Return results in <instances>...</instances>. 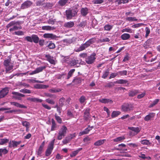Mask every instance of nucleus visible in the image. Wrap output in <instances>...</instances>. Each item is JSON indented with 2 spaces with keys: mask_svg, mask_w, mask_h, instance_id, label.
<instances>
[{
  "mask_svg": "<svg viewBox=\"0 0 160 160\" xmlns=\"http://www.w3.org/2000/svg\"><path fill=\"white\" fill-rule=\"evenodd\" d=\"M78 11L77 9H68L66 11V15L68 19H71L73 17L76 16Z\"/></svg>",
  "mask_w": 160,
  "mask_h": 160,
  "instance_id": "f257e3e1",
  "label": "nucleus"
},
{
  "mask_svg": "<svg viewBox=\"0 0 160 160\" xmlns=\"http://www.w3.org/2000/svg\"><path fill=\"white\" fill-rule=\"evenodd\" d=\"M133 105L131 103H125L122 105V110L125 112H129L132 111L134 108Z\"/></svg>",
  "mask_w": 160,
  "mask_h": 160,
  "instance_id": "f03ea898",
  "label": "nucleus"
},
{
  "mask_svg": "<svg viewBox=\"0 0 160 160\" xmlns=\"http://www.w3.org/2000/svg\"><path fill=\"white\" fill-rule=\"evenodd\" d=\"M67 130L68 129L66 127L63 126L59 131L57 137L58 139L61 140L65 136Z\"/></svg>",
  "mask_w": 160,
  "mask_h": 160,
  "instance_id": "7ed1b4c3",
  "label": "nucleus"
},
{
  "mask_svg": "<svg viewBox=\"0 0 160 160\" xmlns=\"http://www.w3.org/2000/svg\"><path fill=\"white\" fill-rule=\"evenodd\" d=\"M55 139L52 140L49 144L48 148L46 151L45 155L46 156H49L52 153V151L54 148V144L55 142Z\"/></svg>",
  "mask_w": 160,
  "mask_h": 160,
  "instance_id": "20e7f679",
  "label": "nucleus"
},
{
  "mask_svg": "<svg viewBox=\"0 0 160 160\" xmlns=\"http://www.w3.org/2000/svg\"><path fill=\"white\" fill-rule=\"evenodd\" d=\"M96 54L95 52H93L90 56L86 58L85 61L88 64H91L93 63L96 59Z\"/></svg>",
  "mask_w": 160,
  "mask_h": 160,
  "instance_id": "39448f33",
  "label": "nucleus"
},
{
  "mask_svg": "<svg viewBox=\"0 0 160 160\" xmlns=\"http://www.w3.org/2000/svg\"><path fill=\"white\" fill-rule=\"evenodd\" d=\"M92 44L88 40L85 43L82 44L79 48L75 50L76 52H79L84 50L89 46Z\"/></svg>",
  "mask_w": 160,
  "mask_h": 160,
  "instance_id": "423d86ee",
  "label": "nucleus"
},
{
  "mask_svg": "<svg viewBox=\"0 0 160 160\" xmlns=\"http://www.w3.org/2000/svg\"><path fill=\"white\" fill-rule=\"evenodd\" d=\"M92 44L88 40L85 43L82 44L79 48L75 50L76 52H79L84 50L89 46Z\"/></svg>",
  "mask_w": 160,
  "mask_h": 160,
  "instance_id": "0eeeda50",
  "label": "nucleus"
},
{
  "mask_svg": "<svg viewBox=\"0 0 160 160\" xmlns=\"http://www.w3.org/2000/svg\"><path fill=\"white\" fill-rule=\"evenodd\" d=\"M3 65L5 68L6 73H10V59L5 60L3 62Z\"/></svg>",
  "mask_w": 160,
  "mask_h": 160,
  "instance_id": "6e6552de",
  "label": "nucleus"
},
{
  "mask_svg": "<svg viewBox=\"0 0 160 160\" xmlns=\"http://www.w3.org/2000/svg\"><path fill=\"white\" fill-rule=\"evenodd\" d=\"M9 88L6 87L0 91V98H4L8 93Z\"/></svg>",
  "mask_w": 160,
  "mask_h": 160,
  "instance_id": "1a4fd4ad",
  "label": "nucleus"
},
{
  "mask_svg": "<svg viewBox=\"0 0 160 160\" xmlns=\"http://www.w3.org/2000/svg\"><path fill=\"white\" fill-rule=\"evenodd\" d=\"M32 4V2L30 1L27 0L23 3L21 6V9H25L30 7Z\"/></svg>",
  "mask_w": 160,
  "mask_h": 160,
  "instance_id": "9d476101",
  "label": "nucleus"
},
{
  "mask_svg": "<svg viewBox=\"0 0 160 160\" xmlns=\"http://www.w3.org/2000/svg\"><path fill=\"white\" fill-rule=\"evenodd\" d=\"M90 109L89 108H87L84 111L83 115V118L85 121H88L91 118L90 112Z\"/></svg>",
  "mask_w": 160,
  "mask_h": 160,
  "instance_id": "9b49d317",
  "label": "nucleus"
},
{
  "mask_svg": "<svg viewBox=\"0 0 160 160\" xmlns=\"http://www.w3.org/2000/svg\"><path fill=\"white\" fill-rule=\"evenodd\" d=\"M12 93L13 95L12 96L13 98L19 100H21L22 97H24L25 96L22 94L17 92H12Z\"/></svg>",
  "mask_w": 160,
  "mask_h": 160,
  "instance_id": "f8f14e48",
  "label": "nucleus"
},
{
  "mask_svg": "<svg viewBox=\"0 0 160 160\" xmlns=\"http://www.w3.org/2000/svg\"><path fill=\"white\" fill-rule=\"evenodd\" d=\"M45 57L46 60L48 61L50 64L55 65L56 64V62L53 59V57L51 56L50 54H46L45 55Z\"/></svg>",
  "mask_w": 160,
  "mask_h": 160,
  "instance_id": "ddd939ff",
  "label": "nucleus"
},
{
  "mask_svg": "<svg viewBox=\"0 0 160 160\" xmlns=\"http://www.w3.org/2000/svg\"><path fill=\"white\" fill-rule=\"evenodd\" d=\"M153 39L152 38H150L147 40L143 44V46L145 48H148L152 44Z\"/></svg>",
  "mask_w": 160,
  "mask_h": 160,
  "instance_id": "4468645a",
  "label": "nucleus"
},
{
  "mask_svg": "<svg viewBox=\"0 0 160 160\" xmlns=\"http://www.w3.org/2000/svg\"><path fill=\"white\" fill-rule=\"evenodd\" d=\"M155 113L150 112L148 114L146 115L144 118V120L146 121L151 120L155 117Z\"/></svg>",
  "mask_w": 160,
  "mask_h": 160,
  "instance_id": "2eb2a0df",
  "label": "nucleus"
},
{
  "mask_svg": "<svg viewBox=\"0 0 160 160\" xmlns=\"http://www.w3.org/2000/svg\"><path fill=\"white\" fill-rule=\"evenodd\" d=\"M43 37L46 38H50L51 39H55L57 37L55 35L52 33H45L43 35Z\"/></svg>",
  "mask_w": 160,
  "mask_h": 160,
  "instance_id": "dca6fc26",
  "label": "nucleus"
},
{
  "mask_svg": "<svg viewBox=\"0 0 160 160\" xmlns=\"http://www.w3.org/2000/svg\"><path fill=\"white\" fill-rule=\"evenodd\" d=\"M80 63V62H79V60L74 59L70 61L69 65L71 67H74L76 66L75 67H78L79 66H77V65Z\"/></svg>",
  "mask_w": 160,
  "mask_h": 160,
  "instance_id": "f3484780",
  "label": "nucleus"
},
{
  "mask_svg": "<svg viewBox=\"0 0 160 160\" xmlns=\"http://www.w3.org/2000/svg\"><path fill=\"white\" fill-rule=\"evenodd\" d=\"M82 78L79 77H75L72 81V83H73L74 85H78L81 83L82 82Z\"/></svg>",
  "mask_w": 160,
  "mask_h": 160,
  "instance_id": "a211bd4d",
  "label": "nucleus"
},
{
  "mask_svg": "<svg viewBox=\"0 0 160 160\" xmlns=\"http://www.w3.org/2000/svg\"><path fill=\"white\" fill-rule=\"evenodd\" d=\"M58 104L60 107H62L64 105H66L65 98L64 97L60 98L59 100Z\"/></svg>",
  "mask_w": 160,
  "mask_h": 160,
  "instance_id": "6ab92c4d",
  "label": "nucleus"
},
{
  "mask_svg": "<svg viewBox=\"0 0 160 160\" xmlns=\"http://www.w3.org/2000/svg\"><path fill=\"white\" fill-rule=\"evenodd\" d=\"M74 25V22L70 21L65 22L64 24V26L67 28H72Z\"/></svg>",
  "mask_w": 160,
  "mask_h": 160,
  "instance_id": "aec40b11",
  "label": "nucleus"
},
{
  "mask_svg": "<svg viewBox=\"0 0 160 160\" xmlns=\"http://www.w3.org/2000/svg\"><path fill=\"white\" fill-rule=\"evenodd\" d=\"M27 100L31 102H42L43 100L41 99H40L35 98H27Z\"/></svg>",
  "mask_w": 160,
  "mask_h": 160,
  "instance_id": "412c9836",
  "label": "nucleus"
},
{
  "mask_svg": "<svg viewBox=\"0 0 160 160\" xmlns=\"http://www.w3.org/2000/svg\"><path fill=\"white\" fill-rule=\"evenodd\" d=\"M128 128L132 131H133L135 133V135L138 133L140 131L141 129L137 127H128Z\"/></svg>",
  "mask_w": 160,
  "mask_h": 160,
  "instance_id": "4be33fe9",
  "label": "nucleus"
},
{
  "mask_svg": "<svg viewBox=\"0 0 160 160\" xmlns=\"http://www.w3.org/2000/svg\"><path fill=\"white\" fill-rule=\"evenodd\" d=\"M81 15L83 16H85L88 13V9L87 8H82L81 10Z\"/></svg>",
  "mask_w": 160,
  "mask_h": 160,
  "instance_id": "5701e85b",
  "label": "nucleus"
},
{
  "mask_svg": "<svg viewBox=\"0 0 160 160\" xmlns=\"http://www.w3.org/2000/svg\"><path fill=\"white\" fill-rule=\"evenodd\" d=\"M11 104L14 105L17 107L21 108H27V107L21 104H19V103L15 102H11Z\"/></svg>",
  "mask_w": 160,
  "mask_h": 160,
  "instance_id": "b1692460",
  "label": "nucleus"
},
{
  "mask_svg": "<svg viewBox=\"0 0 160 160\" xmlns=\"http://www.w3.org/2000/svg\"><path fill=\"white\" fill-rule=\"evenodd\" d=\"M53 3L47 2L43 4V7L51 9L53 6Z\"/></svg>",
  "mask_w": 160,
  "mask_h": 160,
  "instance_id": "393cba45",
  "label": "nucleus"
},
{
  "mask_svg": "<svg viewBox=\"0 0 160 160\" xmlns=\"http://www.w3.org/2000/svg\"><path fill=\"white\" fill-rule=\"evenodd\" d=\"M130 35L127 33H123L121 36V38L123 40H128L130 38Z\"/></svg>",
  "mask_w": 160,
  "mask_h": 160,
  "instance_id": "a878e982",
  "label": "nucleus"
},
{
  "mask_svg": "<svg viewBox=\"0 0 160 160\" xmlns=\"http://www.w3.org/2000/svg\"><path fill=\"white\" fill-rule=\"evenodd\" d=\"M69 0H59L58 2V5L61 7H63L68 3Z\"/></svg>",
  "mask_w": 160,
  "mask_h": 160,
  "instance_id": "bb28decb",
  "label": "nucleus"
},
{
  "mask_svg": "<svg viewBox=\"0 0 160 160\" xmlns=\"http://www.w3.org/2000/svg\"><path fill=\"white\" fill-rule=\"evenodd\" d=\"M99 101L105 104L113 102V101L112 100L106 98L99 99Z\"/></svg>",
  "mask_w": 160,
  "mask_h": 160,
  "instance_id": "cd10ccee",
  "label": "nucleus"
},
{
  "mask_svg": "<svg viewBox=\"0 0 160 160\" xmlns=\"http://www.w3.org/2000/svg\"><path fill=\"white\" fill-rule=\"evenodd\" d=\"M82 149V148H80L78 149L72 151L70 154V156L71 157H75L78 154L79 152Z\"/></svg>",
  "mask_w": 160,
  "mask_h": 160,
  "instance_id": "c85d7f7f",
  "label": "nucleus"
},
{
  "mask_svg": "<svg viewBox=\"0 0 160 160\" xmlns=\"http://www.w3.org/2000/svg\"><path fill=\"white\" fill-rule=\"evenodd\" d=\"M42 29L43 30H53L55 29V28L54 27H51L49 26H45L42 27Z\"/></svg>",
  "mask_w": 160,
  "mask_h": 160,
  "instance_id": "c756f323",
  "label": "nucleus"
},
{
  "mask_svg": "<svg viewBox=\"0 0 160 160\" xmlns=\"http://www.w3.org/2000/svg\"><path fill=\"white\" fill-rule=\"evenodd\" d=\"M106 139L99 140L95 142L94 145L95 146H99L103 144L106 141Z\"/></svg>",
  "mask_w": 160,
  "mask_h": 160,
  "instance_id": "7c9ffc66",
  "label": "nucleus"
},
{
  "mask_svg": "<svg viewBox=\"0 0 160 160\" xmlns=\"http://www.w3.org/2000/svg\"><path fill=\"white\" fill-rule=\"evenodd\" d=\"M128 82V81L126 80H124L121 79L118 80L114 82V84H126Z\"/></svg>",
  "mask_w": 160,
  "mask_h": 160,
  "instance_id": "2f4dec72",
  "label": "nucleus"
},
{
  "mask_svg": "<svg viewBox=\"0 0 160 160\" xmlns=\"http://www.w3.org/2000/svg\"><path fill=\"white\" fill-rule=\"evenodd\" d=\"M52 126L51 128V131H55L56 130L57 126L56 122L53 119H52Z\"/></svg>",
  "mask_w": 160,
  "mask_h": 160,
  "instance_id": "473e14b6",
  "label": "nucleus"
},
{
  "mask_svg": "<svg viewBox=\"0 0 160 160\" xmlns=\"http://www.w3.org/2000/svg\"><path fill=\"white\" fill-rule=\"evenodd\" d=\"M46 87V85L42 84H36L34 86V88L37 89L45 88Z\"/></svg>",
  "mask_w": 160,
  "mask_h": 160,
  "instance_id": "72a5a7b5",
  "label": "nucleus"
},
{
  "mask_svg": "<svg viewBox=\"0 0 160 160\" xmlns=\"http://www.w3.org/2000/svg\"><path fill=\"white\" fill-rule=\"evenodd\" d=\"M32 40L34 43H37L38 42L39 40L38 37L36 35H32Z\"/></svg>",
  "mask_w": 160,
  "mask_h": 160,
  "instance_id": "f704fd0d",
  "label": "nucleus"
},
{
  "mask_svg": "<svg viewBox=\"0 0 160 160\" xmlns=\"http://www.w3.org/2000/svg\"><path fill=\"white\" fill-rule=\"evenodd\" d=\"M66 74L64 73H62L61 74H58L56 75V78L57 79H61L64 78Z\"/></svg>",
  "mask_w": 160,
  "mask_h": 160,
  "instance_id": "c9c22d12",
  "label": "nucleus"
},
{
  "mask_svg": "<svg viewBox=\"0 0 160 160\" xmlns=\"http://www.w3.org/2000/svg\"><path fill=\"white\" fill-rule=\"evenodd\" d=\"M138 92V90H132L130 91L128 95L130 97H133L135 96L136 94H137Z\"/></svg>",
  "mask_w": 160,
  "mask_h": 160,
  "instance_id": "e433bc0d",
  "label": "nucleus"
},
{
  "mask_svg": "<svg viewBox=\"0 0 160 160\" xmlns=\"http://www.w3.org/2000/svg\"><path fill=\"white\" fill-rule=\"evenodd\" d=\"M140 142L142 144L144 145H149L151 144V143L147 139L142 140L140 141Z\"/></svg>",
  "mask_w": 160,
  "mask_h": 160,
  "instance_id": "4c0bfd02",
  "label": "nucleus"
},
{
  "mask_svg": "<svg viewBox=\"0 0 160 160\" xmlns=\"http://www.w3.org/2000/svg\"><path fill=\"white\" fill-rule=\"evenodd\" d=\"M121 114V112L119 111H113L111 115V117L112 118H115L116 117H117L118 115H120Z\"/></svg>",
  "mask_w": 160,
  "mask_h": 160,
  "instance_id": "58836bf2",
  "label": "nucleus"
},
{
  "mask_svg": "<svg viewBox=\"0 0 160 160\" xmlns=\"http://www.w3.org/2000/svg\"><path fill=\"white\" fill-rule=\"evenodd\" d=\"M75 71V69H72L68 73L67 79H69V78L72 76V74Z\"/></svg>",
  "mask_w": 160,
  "mask_h": 160,
  "instance_id": "ea45409f",
  "label": "nucleus"
},
{
  "mask_svg": "<svg viewBox=\"0 0 160 160\" xmlns=\"http://www.w3.org/2000/svg\"><path fill=\"white\" fill-rule=\"evenodd\" d=\"M113 28V26L109 24H107L104 27V29L105 31H109L112 29Z\"/></svg>",
  "mask_w": 160,
  "mask_h": 160,
  "instance_id": "a19ab883",
  "label": "nucleus"
},
{
  "mask_svg": "<svg viewBox=\"0 0 160 160\" xmlns=\"http://www.w3.org/2000/svg\"><path fill=\"white\" fill-rule=\"evenodd\" d=\"M109 73V70L108 69H107L103 72L102 78H103L105 79L108 75Z\"/></svg>",
  "mask_w": 160,
  "mask_h": 160,
  "instance_id": "79ce46f5",
  "label": "nucleus"
},
{
  "mask_svg": "<svg viewBox=\"0 0 160 160\" xmlns=\"http://www.w3.org/2000/svg\"><path fill=\"white\" fill-rule=\"evenodd\" d=\"M159 99H156L152 103L149 105V107L152 108L155 106L159 102Z\"/></svg>",
  "mask_w": 160,
  "mask_h": 160,
  "instance_id": "37998d69",
  "label": "nucleus"
},
{
  "mask_svg": "<svg viewBox=\"0 0 160 160\" xmlns=\"http://www.w3.org/2000/svg\"><path fill=\"white\" fill-rule=\"evenodd\" d=\"M46 67L45 66L39 67L35 69L37 73L42 72L44 69H45Z\"/></svg>",
  "mask_w": 160,
  "mask_h": 160,
  "instance_id": "c03bdc74",
  "label": "nucleus"
},
{
  "mask_svg": "<svg viewBox=\"0 0 160 160\" xmlns=\"http://www.w3.org/2000/svg\"><path fill=\"white\" fill-rule=\"evenodd\" d=\"M125 138L124 136H121L118 137L113 140V141L114 142H118V141H120L122 140H124Z\"/></svg>",
  "mask_w": 160,
  "mask_h": 160,
  "instance_id": "a18cd8bd",
  "label": "nucleus"
},
{
  "mask_svg": "<svg viewBox=\"0 0 160 160\" xmlns=\"http://www.w3.org/2000/svg\"><path fill=\"white\" fill-rule=\"evenodd\" d=\"M12 147L15 148H16L18 145H19L20 144V143L21 142L18 141V142H16L14 141H12Z\"/></svg>",
  "mask_w": 160,
  "mask_h": 160,
  "instance_id": "49530a36",
  "label": "nucleus"
},
{
  "mask_svg": "<svg viewBox=\"0 0 160 160\" xmlns=\"http://www.w3.org/2000/svg\"><path fill=\"white\" fill-rule=\"evenodd\" d=\"M126 19L127 21L129 22L137 21L138 20V19L135 17H128L126 18Z\"/></svg>",
  "mask_w": 160,
  "mask_h": 160,
  "instance_id": "de8ad7c7",
  "label": "nucleus"
},
{
  "mask_svg": "<svg viewBox=\"0 0 160 160\" xmlns=\"http://www.w3.org/2000/svg\"><path fill=\"white\" fill-rule=\"evenodd\" d=\"M20 92L24 93H31V91L27 89L24 88L21 89Z\"/></svg>",
  "mask_w": 160,
  "mask_h": 160,
  "instance_id": "09e8293b",
  "label": "nucleus"
},
{
  "mask_svg": "<svg viewBox=\"0 0 160 160\" xmlns=\"http://www.w3.org/2000/svg\"><path fill=\"white\" fill-rule=\"evenodd\" d=\"M86 100V98L84 96H82L79 99V101L81 104L83 103Z\"/></svg>",
  "mask_w": 160,
  "mask_h": 160,
  "instance_id": "8fccbe9b",
  "label": "nucleus"
},
{
  "mask_svg": "<svg viewBox=\"0 0 160 160\" xmlns=\"http://www.w3.org/2000/svg\"><path fill=\"white\" fill-rule=\"evenodd\" d=\"M127 72L126 70H123L122 71H118V75L120 76H124L126 75L127 74Z\"/></svg>",
  "mask_w": 160,
  "mask_h": 160,
  "instance_id": "3c124183",
  "label": "nucleus"
},
{
  "mask_svg": "<svg viewBox=\"0 0 160 160\" xmlns=\"http://www.w3.org/2000/svg\"><path fill=\"white\" fill-rule=\"evenodd\" d=\"M55 117L56 119L59 123H61L62 122V118L59 116H58L57 114L56 113L55 114Z\"/></svg>",
  "mask_w": 160,
  "mask_h": 160,
  "instance_id": "603ef678",
  "label": "nucleus"
},
{
  "mask_svg": "<svg viewBox=\"0 0 160 160\" xmlns=\"http://www.w3.org/2000/svg\"><path fill=\"white\" fill-rule=\"evenodd\" d=\"M22 125L26 127H30V123L26 121H22Z\"/></svg>",
  "mask_w": 160,
  "mask_h": 160,
  "instance_id": "864d4df0",
  "label": "nucleus"
},
{
  "mask_svg": "<svg viewBox=\"0 0 160 160\" xmlns=\"http://www.w3.org/2000/svg\"><path fill=\"white\" fill-rule=\"evenodd\" d=\"M48 47L49 49H53L55 48V45L52 42H50L48 45Z\"/></svg>",
  "mask_w": 160,
  "mask_h": 160,
  "instance_id": "5fc2aeb1",
  "label": "nucleus"
},
{
  "mask_svg": "<svg viewBox=\"0 0 160 160\" xmlns=\"http://www.w3.org/2000/svg\"><path fill=\"white\" fill-rule=\"evenodd\" d=\"M43 148L41 147H39L37 152L38 155L39 156H41V154L43 151Z\"/></svg>",
  "mask_w": 160,
  "mask_h": 160,
  "instance_id": "6e6d98bb",
  "label": "nucleus"
},
{
  "mask_svg": "<svg viewBox=\"0 0 160 160\" xmlns=\"http://www.w3.org/2000/svg\"><path fill=\"white\" fill-rule=\"evenodd\" d=\"M46 101L48 103L52 105H53L55 103V101L53 100L50 98L46 99Z\"/></svg>",
  "mask_w": 160,
  "mask_h": 160,
  "instance_id": "4d7b16f0",
  "label": "nucleus"
},
{
  "mask_svg": "<svg viewBox=\"0 0 160 160\" xmlns=\"http://www.w3.org/2000/svg\"><path fill=\"white\" fill-rule=\"evenodd\" d=\"M9 141V140L7 139H0V144L3 145L7 143Z\"/></svg>",
  "mask_w": 160,
  "mask_h": 160,
  "instance_id": "13d9d810",
  "label": "nucleus"
},
{
  "mask_svg": "<svg viewBox=\"0 0 160 160\" xmlns=\"http://www.w3.org/2000/svg\"><path fill=\"white\" fill-rule=\"evenodd\" d=\"M116 2H117L118 4H120L128 2V0H117Z\"/></svg>",
  "mask_w": 160,
  "mask_h": 160,
  "instance_id": "bf43d9fd",
  "label": "nucleus"
},
{
  "mask_svg": "<svg viewBox=\"0 0 160 160\" xmlns=\"http://www.w3.org/2000/svg\"><path fill=\"white\" fill-rule=\"evenodd\" d=\"M145 31H146L145 37L147 38V37L148 36L149 34L150 33V29L148 27H146L145 28Z\"/></svg>",
  "mask_w": 160,
  "mask_h": 160,
  "instance_id": "052dcab7",
  "label": "nucleus"
},
{
  "mask_svg": "<svg viewBox=\"0 0 160 160\" xmlns=\"http://www.w3.org/2000/svg\"><path fill=\"white\" fill-rule=\"evenodd\" d=\"M8 152V151L6 148L0 149V154H1L2 156V153H3L4 154H6Z\"/></svg>",
  "mask_w": 160,
  "mask_h": 160,
  "instance_id": "680f3d73",
  "label": "nucleus"
},
{
  "mask_svg": "<svg viewBox=\"0 0 160 160\" xmlns=\"http://www.w3.org/2000/svg\"><path fill=\"white\" fill-rule=\"evenodd\" d=\"M118 148L117 149V150H122V148H124L126 147V145L125 144L123 143H121L118 145Z\"/></svg>",
  "mask_w": 160,
  "mask_h": 160,
  "instance_id": "e2e57ef3",
  "label": "nucleus"
},
{
  "mask_svg": "<svg viewBox=\"0 0 160 160\" xmlns=\"http://www.w3.org/2000/svg\"><path fill=\"white\" fill-rule=\"evenodd\" d=\"M24 39L26 40L28 42H32V36H27L24 38Z\"/></svg>",
  "mask_w": 160,
  "mask_h": 160,
  "instance_id": "0e129e2a",
  "label": "nucleus"
},
{
  "mask_svg": "<svg viewBox=\"0 0 160 160\" xmlns=\"http://www.w3.org/2000/svg\"><path fill=\"white\" fill-rule=\"evenodd\" d=\"M122 32H125L132 33V30L129 28H125L122 29Z\"/></svg>",
  "mask_w": 160,
  "mask_h": 160,
  "instance_id": "69168bd1",
  "label": "nucleus"
},
{
  "mask_svg": "<svg viewBox=\"0 0 160 160\" xmlns=\"http://www.w3.org/2000/svg\"><path fill=\"white\" fill-rule=\"evenodd\" d=\"M118 72L117 73H112L110 75L109 77V79H111L112 78H113L118 75Z\"/></svg>",
  "mask_w": 160,
  "mask_h": 160,
  "instance_id": "338daca9",
  "label": "nucleus"
},
{
  "mask_svg": "<svg viewBox=\"0 0 160 160\" xmlns=\"http://www.w3.org/2000/svg\"><path fill=\"white\" fill-rule=\"evenodd\" d=\"M44 3H43V1L41 0H39L37 1L36 3V4L37 6H40L41 5H42L43 6V4Z\"/></svg>",
  "mask_w": 160,
  "mask_h": 160,
  "instance_id": "774afa93",
  "label": "nucleus"
}]
</instances>
